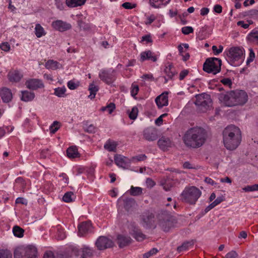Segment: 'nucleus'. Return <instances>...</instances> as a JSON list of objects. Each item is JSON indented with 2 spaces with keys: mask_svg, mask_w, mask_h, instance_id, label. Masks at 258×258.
<instances>
[{
  "mask_svg": "<svg viewBox=\"0 0 258 258\" xmlns=\"http://www.w3.org/2000/svg\"><path fill=\"white\" fill-rule=\"evenodd\" d=\"M53 27L59 31L63 32L71 28V25L61 20H57L52 24Z\"/></svg>",
  "mask_w": 258,
  "mask_h": 258,
  "instance_id": "obj_21",
  "label": "nucleus"
},
{
  "mask_svg": "<svg viewBox=\"0 0 258 258\" xmlns=\"http://www.w3.org/2000/svg\"><path fill=\"white\" fill-rule=\"evenodd\" d=\"M61 127V123L58 121H54L50 126L49 129H59Z\"/></svg>",
  "mask_w": 258,
  "mask_h": 258,
  "instance_id": "obj_57",
  "label": "nucleus"
},
{
  "mask_svg": "<svg viewBox=\"0 0 258 258\" xmlns=\"http://www.w3.org/2000/svg\"><path fill=\"white\" fill-rule=\"evenodd\" d=\"M222 60L216 57H210L206 59L203 64V70L208 73L216 75L221 71Z\"/></svg>",
  "mask_w": 258,
  "mask_h": 258,
  "instance_id": "obj_6",
  "label": "nucleus"
},
{
  "mask_svg": "<svg viewBox=\"0 0 258 258\" xmlns=\"http://www.w3.org/2000/svg\"><path fill=\"white\" fill-rule=\"evenodd\" d=\"M223 49V47L222 45H220L219 46V48L218 49L217 46L215 45H213L212 46V50L213 51L214 54L215 55H218L219 53L222 52Z\"/></svg>",
  "mask_w": 258,
  "mask_h": 258,
  "instance_id": "obj_49",
  "label": "nucleus"
},
{
  "mask_svg": "<svg viewBox=\"0 0 258 258\" xmlns=\"http://www.w3.org/2000/svg\"><path fill=\"white\" fill-rule=\"evenodd\" d=\"M139 90V86L138 85L133 84L132 86V90L131 91L132 96L135 98L136 95L138 94Z\"/></svg>",
  "mask_w": 258,
  "mask_h": 258,
  "instance_id": "obj_50",
  "label": "nucleus"
},
{
  "mask_svg": "<svg viewBox=\"0 0 258 258\" xmlns=\"http://www.w3.org/2000/svg\"><path fill=\"white\" fill-rule=\"evenodd\" d=\"M181 32L184 35H188L189 33H193L194 29L190 26L183 27L181 29Z\"/></svg>",
  "mask_w": 258,
  "mask_h": 258,
  "instance_id": "obj_47",
  "label": "nucleus"
},
{
  "mask_svg": "<svg viewBox=\"0 0 258 258\" xmlns=\"http://www.w3.org/2000/svg\"><path fill=\"white\" fill-rule=\"evenodd\" d=\"M16 204H22L26 205L27 202L23 198L19 197L16 200Z\"/></svg>",
  "mask_w": 258,
  "mask_h": 258,
  "instance_id": "obj_61",
  "label": "nucleus"
},
{
  "mask_svg": "<svg viewBox=\"0 0 258 258\" xmlns=\"http://www.w3.org/2000/svg\"><path fill=\"white\" fill-rule=\"evenodd\" d=\"M244 50L240 47H232L230 48L227 53V56L231 62V65H234V62L240 59L243 55Z\"/></svg>",
  "mask_w": 258,
  "mask_h": 258,
  "instance_id": "obj_10",
  "label": "nucleus"
},
{
  "mask_svg": "<svg viewBox=\"0 0 258 258\" xmlns=\"http://www.w3.org/2000/svg\"><path fill=\"white\" fill-rule=\"evenodd\" d=\"M43 258H55V256L52 251H49L44 253Z\"/></svg>",
  "mask_w": 258,
  "mask_h": 258,
  "instance_id": "obj_63",
  "label": "nucleus"
},
{
  "mask_svg": "<svg viewBox=\"0 0 258 258\" xmlns=\"http://www.w3.org/2000/svg\"><path fill=\"white\" fill-rule=\"evenodd\" d=\"M88 90L90 91V94L89 96V97L92 99L93 98H94L95 97V95L96 92L99 90V87L98 86H95L93 83H91L90 84L89 86Z\"/></svg>",
  "mask_w": 258,
  "mask_h": 258,
  "instance_id": "obj_34",
  "label": "nucleus"
},
{
  "mask_svg": "<svg viewBox=\"0 0 258 258\" xmlns=\"http://www.w3.org/2000/svg\"><path fill=\"white\" fill-rule=\"evenodd\" d=\"M244 13V16L258 17V10L255 9L251 10L250 11L245 12Z\"/></svg>",
  "mask_w": 258,
  "mask_h": 258,
  "instance_id": "obj_51",
  "label": "nucleus"
},
{
  "mask_svg": "<svg viewBox=\"0 0 258 258\" xmlns=\"http://www.w3.org/2000/svg\"><path fill=\"white\" fill-rule=\"evenodd\" d=\"M247 39L251 42H256L258 44V31L252 30L248 34Z\"/></svg>",
  "mask_w": 258,
  "mask_h": 258,
  "instance_id": "obj_38",
  "label": "nucleus"
},
{
  "mask_svg": "<svg viewBox=\"0 0 258 258\" xmlns=\"http://www.w3.org/2000/svg\"><path fill=\"white\" fill-rule=\"evenodd\" d=\"M188 71L187 70H184L182 71L179 74V80H182L184 78L188 75Z\"/></svg>",
  "mask_w": 258,
  "mask_h": 258,
  "instance_id": "obj_59",
  "label": "nucleus"
},
{
  "mask_svg": "<svg viewBox=\"0 0 258 258\" xmlns=\"http://www.w3.org/2000/svg\"><path fill=\"white\" fill-rule=\"evenodd\" d=\"M214 11L218 14H220L222 12V7L221 5L217 4L214 7Z\"/></svg>",
  "mask_w": 258,
  "mask_h": 258,
  "instance_id": "obj_60",
  "label": "nucleus"
},
{
  "mask_svg": "<svg viewBox=\"0 0 258 258\" xmlns=\"http://www.w3.org/2000/svg\"><path fill=\"white\" fill-rule=\"evenodd\" d=\"M164 73L170 79L177 74V72L175 70L172 63H170L168 66H166L164 69Z\"/></svg>",
  "mask_w": 258,
  "mask_h": 258,
  "instance_id": "obj_28",
  "label": "nucleus"
},
{
  "mask_svg": "<svg viewBox=\"0 0 258 258\" xmlns=\"http://www.w3.org/2000/svg\"><path fill=\"white\" fill-rule=\"evenodd\" d=\"M124 208L129 214L132 213L136 209L137 204L133 198H126L123 200Z\"/></svg>",
  "mask_w": 258,
  "mask_h": 258,
  "instance_id": "obj_19",
  "label": "nucleus"
},
{
  "mask_svg": "<svg viewBox=\"0 0 258 258\" xmlns=\"http://www.w3.org/2000/svg\"><path fill=\"white\" fill-rule=\"evenodd\" d=\"M143 189L140 187L132 186L130 190V194L133 196H140L143 194Z\"/></svg>",
  "mask_w": 258,
  "mask_h": 258,
  "instance_id": "obj_35",
  "label": "nucleus"
},
{
  "mask_svg": "<svg viewBox=\"0 0 258 258\" xmlns=\"http://www.w3.org/2000/svg\"><path fill=\"white\" fill-rule=\"evenodd\" d=\"M196 99L194 103L200 111L205 112L212 107V101L209 95L204 94L197 95Z\"/></svg>",
  "mask_w": 258,
  "mask_h": 258,
  "instance_id": "obj_7",
  "label": "nucleus"
},
{
  "mask_svg": "<svg viewBox=\"0 0 258 258\" xmlns=\"http://www.w3.org/2000/svg\"><path fill=\"white\" fill-rule=\"evenodd\" d=\"M78 234L80 236H84L89 232H91L93 227L90 221H85L78 225Z\"/></svg>",
  "mask_w": 258,
  "mask_h": 258,
  "instance_id": "obj_14",
  "label": "nucleus"
},
{
  "mask_svg": "<svg viewBox=\"0 0 258 258\" xmlns=\"http://www.w3.org/2000/svg\"><path fill=\"white\" fill-rule=\"evenodd\" d=\"M116 241L120 248L128 246L133 241L130 236L122 234H118L117 236Z\"/></svg>",
  "mask_w": 258,
  "mask_h": 258,
  "instance_id": "obj_15",
  "label": "nucleus"
},
{
  "mask_svg": "<svg viewBox=\"0 0 258 258\" xmlns=\"http://www.w3.org/2000/svg\"><path fill=\"white\" fill-rule=\"evenodd\" d=\"M55 4L59 10H62L64 9L63 3L60 0H55Z\"/></svg>",
  "mask_w": 258,
  "mask_h": 258,
  "instance_id": "obj_64",
  "label": "nucleus"
},
{
  "mask_svg": "<svg viewBox=\"0 0 258 258\" xmlns=\"http://www.w3.org/2000/svg\"><path fill=\"white\" fill-rule=\"evenodd\" d=\"M25 258H36L37 250L35 246L29 245L23 248Z\"/></svg>",
  "mask_w": 258,
  "mask_h": 258,
  "instance_id": "obj_20",
  "label": "nucleus"
},
{
  "mask_svg": "<svg viewBox=\"0 0 258 258\" xmlns=\"http://www.w3.org/2000/svg\"><path fill=\"white\" fill-rule=\"evenodd\" d=\"M153 53L151 50H148L143 52L141 53L140 60L142 62L144 61L145 60H151L154 62L157 61V57L156 56L152 55Z\"/></svg>",
  "mask_w": 258,
  "mask_h": 258,
  "instance_id": "obj_26",
  "label": "nucleus"
},
{
  "mask_svg": "<svg viewBox=\"0 0 258 258\" xmlns=\"http://www.w3.org/2000/svg\"><path fill=\"white\" fill-rule=\"evenodd\" d=\"M195 243L194 240H191L190 241H186L184 242L181 245L178 246L177 250L178 252H181L183 250H186L189 246L194 245Z\"/></svg>",
  "mask_w": 258,
  "mask_h": 258,
  "instance_id": "obj_33",
  "label": "nucleus"
},
{
  "mask_svg": "<svg viewBox=\"0 0 258 258\" xmlns=\"http://www.w3.org/2000/svg\"><path fill=\"white\" fill-rule=\"evenodd\" d=\"M0 258H12V253L8 249H0Z\"/></svg>",
  "mask_w": 258,
  "mask_h": 258,
  "instance_id": "obj_40",
  "label": "nucleus"
},
{
  "mask_svg": "<svg viewBox=\"0 0 258 258\" xmlns=\"http://www.w3.org/2000/svg\"><path fill=\"white\" fill-rule=\"evenodd\" d=\"M168 92H164L157 96L155 99L156 103L159 108H162L163 106L168 105Z\"/></svg>",
  "mask_w": 258,
  "mask_h": 258,
  "instance_id": "obj_18",
  "label": "nucleus"
},
{
  "mask_svg": "<svg viewBox=\"0 0 258 258\" xmlns=\"http://www.w3.org/2000/svg\"><path fill=\"white\" fill-rule=\"evenodd\" d=\"M221 82L224 85L228 86L230 88H232V83L231 80L229 78H224L221 80Z\"/></svg>",
  "mask_w": 258,
  "mask_h": 258,
  "instance_id": "obj_52",
  "label": "nucleus"
},
{
  "mask_svg": "<svg viewBox=\"0 0 258 258\" xmlns=\"http://www.w3.org/2000/svg\"><path fill=\"white\" fill-rule=\"evenodd\" d=\"M157 218L159 226L165 232L168 231L174 223L176 222L174 217L167 211H161Z\"/></svg>",
  "mask_w": 258,
  "mask_h": 258,
  "instance_id": "obj_5",
  "label": "nucleus"
},
{
  "mask_svg": "<svg viewBox=\"0 0 258 258\" xmlns=\"http://www.w3.org/2000/svg\"><path fill=\"white\" fill-rule=\"evenodd\" d=\"M157 144L159 148L164 151L171 147V142L169 138L162 137L161 138L159 139L158 141Z\"/></svg>",
  "mask_w": 258,
  "mask_h": 258,
  "instance_id": "obj_23",
  "label": "nucleus"
},
{
  "mask_svg": "<svg viewBox=\"0 0 258 258\" xmlns=\"http://www.w3.org/2000/svg\"><path fill=\"white\" fill-rule=\"evenodd\" d=\"M79 86V83H75L73 81H70L68 82V87L71 90H75Z\"/></svg>",
  "mask_w": 258,
  "mask_h": 258,
  "instance_id": "obj_53",
  "label": "nucleus"
},
{
  "mask_svg": "<svg viewBox=\"0 0 258 258\" xmlns=\"http://www.w3.org/2000/svg\"><path fill=\"white\" fill-rule=\"evenodd\" d=\"M0 48L5 51H8L10 49V45L8 42H5L0 45Z\"/></svg>",
  "mask_w": 258,
  "mask_h": 258,
  "instance_id": "obj_54",
  "label": "nucleus"
},
{
  "mask_svg": "<svg viewBox=\"0 0 258 258\" xmlns=\"http://www.w3.org/2000/svg\"><path fill=\"white\" fill-rule=\"evenodd\" d=\"M138 113V108L136 106L133 107L132 111L128 113L130 118L133 120L135 119L137 117Z\"/></svg>",
  "mask_w": 258,
  "mask_h": 258,
  "instance_id": "obj_43",
  "label": "nucleus"
},
{
  "mask_svg": "<svg viewBox=\"0 0 258 258\" xmlns=\"http://www.w3.org/2000/svg\"><path fill=\"white\" fill-rule=\"evenodd\" d=\"M59 63L53 60H49L45 63V67L48 69H52L53 70H56L59 68Z\"/></svg>",
  "mask_w": 258,
  "mask_h": 258,
  "instance_id": "obj_32",
  "label": "nucleus"
},
{
  "mask_svg": "<svg viewBox=\"0 0 258 258\" xmlns=\"http://www.w3.org/2000/svg\"><path fill=\"white\" fill-rule=\"evenodd\" d=\"M146 183L148 187L152 188L155 185V181L150 178H147L146 179Z\"/></svg>",
  "mask_w": 258,
  "mask_h": 258,
  "instance_id": "obj_58",
  "label": "nucleus"
},
{
  "mask_svg": "<svg viewBox=\"0 0 258 258\" xmlns=\"http://www.w3.org/2000/svg\"><path fill=\"white\" fill-rule=\"evenodd\" d=\"M208 137L206 130H187L182 140L186 147L198 148L204 144Z\"/></svg>",
  "mask_w": 258,
  "mask_h": 258,
  "instance_id": "obj_2",
  "label": "nucleus"
},
{
  "mask_svg": "<svg viewBox=\"0 0 258 258\" xmlns=\"http://www.w3.org/2000/svg\"><path fill=\"white\" fill-rule=\"evenodd\" d=\"M115 108V105L114 103H110L107 106L102 107L101 110L102 111H107L109 114H111Z\"/></svg>",
  "mask_w": 258,
  "mask_h": 258,
  "instance_id": "obj_39",
  "label": "nucleus"
},
{
  "mask_svg": "<svg viewBox=\"0 0 258 258\" xmlns=\"http://www.w3.org/2000/svg\"><path fill=\"white\" fill-rule=\"evenodd\" d=\"M122 7L126 9H132L136 7V4L132 5L131 3L125 2L122 4Z\"/></svg>",
  "mask_w": 258,
  "mask_h": 258,
  "instance_id": "obj_56",
  "label": "nucleus"
},
{
  "mask_svg": "<svg viewBox=\"0 0 258 258\" xmlns=\"http://www.w3.org/2000/svg\"><path fill=\"white\" fill-rule=\"evenodd\" d=\"M144 138L149 141H153L158 139L160 136V133L158 130H144Z\"/></svg>",
  "mask_w": 258,
  "mask_h": 258,
  "instance_id": "obj_22",
  "label": "nucleus"
},
{
  "mask_svg": "<svg viewBox=\"0 0 258 258\" xmlns=\"http://www.w3.org/2000/svg\"><path fill=\"white\" fill-rule=\"evenodd\" d=\"M86 0H66V5L70 8H75L83 5Z\"/></svg>",
  "mask_w": 258,
  "mask_h": 258,
  "instance_id": "obj_29",
  "label": "nucleus"
},
{
  "mask_svg": "<svg viewBox=\"0 0 258 258\" xmlns=\"http://www.w3.org/2000/svg\"><path fill=\"white\" fill-rule=\"evenodd\" d=\"M72 254L76 256H80L81 258H91L93 255V252L90 247L84 246L81 249L76 247L73 248Z\"/></svg>",
  "mask_w": 258,
  "mask_h": 258,
  "instance_id": "obj_12",
  "label": "nucleus"
},
{
  "mask_svg": "<svg viewBox=\"0 0 258 258\" xmlns=\"http://www.w3.org/2000/svg\"><path fill=\"white\" fill-rule=\"evenodd\" d=\"M14 235L18 237H22L24 235V230L18 226H15L13 229Z\"/></svg>",
  "mask_w": 258,
  "mask_h": 258,
  "instance_id": "obj_37",
  "label": "nucleus"
},
{
  "mask_svg": "<svg viewBox=\"0 0 258 258\" xmlns=\"http://www.w3.org/2000/svg\"><path fill=\"white\" fill-rule=\"evenodd\" d=\"M223 258H239L238 253L235 250L228 252Z\"/></svg>",
  "mask_w": 258,
  "mask_h": 258,
  "instance_id": "obj_48",
  "label": "nucleus"
},
{
  "mask_svg": "<svg viewBox=\"0 0 258 258\" xmlns=\"http://www.w3.org/2000/svg\"><path fill=\"white\" fill-rule=\"evenodd\" d=\"M145 41L147 43H150L152 42L151 37L150 35H146L142 37V41Z\"/></svg>",
  "mask_w": 258,
  "mask_h": 258,
  "instance_id": "obj_62",
  "label": "nucleus"
},
{
  "mask_svg": "<svg viewBox=\"0 0 258 258\" xmlns=\"http://www.w3.org/2000/svg\"><path fill=\"white\" fill-rule=\"evenodd\" d=\"M21 100L22 101L27 102L32 100L35 97V94L33 92H30L28 91H22Z\"/></svg>",
  "mask_w": 258,
  "mask_h": 258,
  "instance_id": "obj_30",
  "label": "nucleus"
},
{
  "mask_svg": "<svg viewBox=\"0 0 258 258\" xmlns=\"http://www.w3.org/2000/svg\"><path fill=\"white\" fill-rule=\"evenodd\" d=\"M25 85L27 88L33 90L44 87V85L41 80L37 79H32L27 80L25 83Z\"/></svg>",
  "mask_w": 258,
  "mask_h": 258,
  "instance_id": "obj_16",
  "label": "nucleus"
},
{
  "mask_svg": "<svg viewBox=\"0 0 258 258\" xmlns=\"http://www.w3.org/2000/svg\"><path fill=\"white\" fill-rule=\"evenodd\" d=\"M223 142L224 147L228 150H235L241 142V133L240 130H223L222 133Z\"/></svg>",
  "mask_w": 258,
  "mask_h": 258,
  "instance_id": "obj_3",
  "label": "nucleus"
},
{
  "mask_svg": "<svg viewBox=\"0 0 258 258\" xmlns=\"http://www.w3.org/2000/svg\"><path fill=\"white\" fill-rule=\"evenodd\" d=\"M0 95L4 102L8 103L12 99V93L10 89L7 88H3L0 91Z\"/></svg>",
  "mask_w": 258,
  "mask_h": 258,
  "instance_id": "obj_24",
  "label": "nucleus"
},
{
  "mask_svg": "<svg viewBox=\"0 0 258 258\" xmlns=\"http://www.w3.org/2000/svg\"><path fill=\"white\" fill-rule=\"evenodd\" d=\"M99 78L107 84H111L114 80V76L108 71L102 70L99 74Z\"/></svg>",
  "mask_w": 258,
  "mask_h": 258,
  "instance_id": "obj_17",
  "label": "nucleus"
},
{
  "mask_svg": "<svg viewBox=\"0 0 258 258\" xmlns=\"http://www.w3.org/2000/svg\"><path fill=\"white\" fill-rule=\"evenodd\" d=\"M147 158V156L145 154H141L138 156H134L132 158L131 161L134 159H136L138 161H144Z\"/></svg>",
  "mask_w": 258,
  "mask_h": 258,
  "instance_id": "obj_55",
  "label": "nucleus"
},
{
  "mask_svg": "<svg viewBox=\"0 0 258 258\" xmlns=\"http://www.w3.org/2000/svg\"><path fill=\"white\" fill-rule=\"evenodd\" d=\"M117 144L115 142H112L110 140H108L105 144L104 145L105 149L109 152H116V146Z\"/></svg>",
  "mask_w": 258,
  "mask_h": 258,
  "instance_id": "obj_31",
  "label": "nucleus"
},
{
  "mask_svg": "<svg viewBox=\"0 0 258 258\" xmlns=\"http://www.w3.org/2000/svg\"><path fill=\"white\" fill-rule=\"evenodd\" d=\"M22 77L23 75L17 70L11 71L8 74V79L11 82H18Z\"/></svg>",
  "mask_w": 258,
  "mask_h": 258,
  "instance_id": "obj_25",
  "label": "nucleus"
},
{
  "mask_svg": "<svg viewBox=\"0 0 258 258\" xmlns=\"http://www.w3.org/2000/svg\"><path fill=\"white\" fill-rule=\"evenodd\" d=\"M158 250L156 248H153L149 251L145 253L143 255V258H149L150 256L158 252Z\"/></svg>",
  "mask_w": 258,
  "mask_h": 258,
  "instance_id": "obj_46",
  "label": "nucleus"
},
{
  "mask_svg": "<svg viewBox=\"0 0 258 258\" xmlns=\"http://www.w3.org/2000/svg\"><path fill=\"white\" fill-rule=\"evenodd\" d=\"M128 229L129 234L137 241H141L146 238V235L135 222H131L128 226Z\"/></svg>",
  "mask_w": 258,
  "mask_h": 258,
  "instance_id": "obj_9",
  "label": "nucleus"
},
{
  "mask_svg": "<svg viewBox=\"0 0 258 258\" xmlns=\"http://www.w3.org/2000/svg\"><path fill=\"white\" fill-rule=\"evenodd\" d=\"M114 244L113 241L106 236H99L95 242V245L97 249L100 250L113 247Z\"/></svg>",
  "mask_w": 258,
  "mask_h": 258,
  "instance_id": "obj_11",
  "label": "nucleus"
},
{
  "mask_svg": "<svg viewBox=\"0 0 258 258\" xmlns=\"http://www.w3.org/2000/svg\"><path fill=\"white\" fill-rule=\"evenodd\" d=\"M67 156L70 158H75L79 157V153L76 146H73L67 150Z\"/></svg>",
  "mask_w": 258,
  "mask_h": 258,
  "instance_id": "obj_27",
  "label": "nucleus"
},
{
  "mask_svg": "<svg viewBox=\"0 0 258 258\" xmlns=\"http://www.w3.org/2000/svg\"><path fill=\"white\" fill-rule=\"evenodd\" d=\"M35 34L38 38H40L41 36L45 34L43 28L39 24H37L35 28Z\"/></svg>",
  "mask_w": 258,
  "mask_h": 258,
  "instance_id": "obj_36",
  "label": "nucleus"
},
{
  "mask_svg": "<svg viewBox=\"0 0 258 258\" xmlns=\"http://www.w3.org/2000/svg\"><path fill=\"white\" fill-rule=\"evenodd\" d=\"M202 194L201 191L197 187L192 186L186 187L180 195L182 201L190 204H195Z\"/></svg>",
  "mask_w": 258,
  "mask_h": 258,
  "instance_id": "obj_4",
  "label": "nucleus"
},
{
  "mask_svg": "<svg viewBox=\"0 0 258 258\" xmlns=\"http://www.w3.org/2000/svg\"><path fill=\"white\" fill-rule=\"evenodd\" d=\"M23 253H24L23 248L19 247L16 248L14 252V258H23L24 256Z\"/></svg>",
  "mask_w": 258,
  "mask_h": 258,
  "instance_id": "obj_44",
  "label": "nucleus"
},
{
  "mask_svg": "<svg viewBox=\"0 0 258 258\" xmlns=\"http://www.w3.org/2000/svg\"><path fill=\"white\" fill-rule=\"evenodd\" d=\"M66 91V89L64 87L62 88L58 87L54 89V94L59 97H61L63 96Z\"/></svg>",
  "mask_w": 258,
  "mask_h": 258,
  "instance_id": "obj_41",
  "label": "nucleus"
},
{
  "mask_svg": "<svg viewBox=\"0 0 258 258\" xmlns=\"http://www.w3.org/2000/svg\"><path fill=\"white\" fill-rule=\"evenodd\" d=\"M74 194L72 191H68L66 192L62 198V200L64 202L69 203L73 201L72 196Z\"/></svg>",
  "mask_w": 258,
  "mask_h": 258,
  "instance_id": "obj_45",
  "label": "nucleus"
},
{
  "mask_svg": "<svg viewBox=\"0 0 258 258\" xmlns=\"http://www.w3.org/2000/svg\"><path fill=\"white\" fill-rule=\"evenodd\" d=\"M114 160L117 166L123 169H128L131 166V160L121 155L115 154Z\"/></svg>",
  "mask_w": 258,
  "mask_h": 258,
  "instance_id": "obj_13",
  "label": "nucleus"
},
{
  "mask_svg": "<svg viewBox=\"0 0 258 258\" xmlns=\"http://www.w3.org/2000/svg\"><path fill=\"white\" fill-rule=\"evenodd\" d=\"M141 224L142 226L147 228H155L156 225L155 220V216L153 213L150 211L144 212L141 216Z\"/></svg>",
  "mask_w": 258,
  "mask_h": 258,
  "instance_id": "obj_8",
  "label": "nucleus"
},
{
  "mask_svg": "<svg viewBox=\"0 0 258 258\" xmlns=\"http://www.w3.org/2000/svg\"><path fill=\"white\" fill-rule=\"evenodd\" d=\"M245 192L253 191L258 190V184H253L252 185H247L242 188Z\"/></svg>",
  "mask_w": 258,
  "mask_h": 258,
  "instance_id": "obj_42",
  "label": "nucleus"
},
{
  "mask_svg": "<svg viewBox=\"0 0 258 258\" xmlns=\"http://www.w3.org/2000/svg\"><path fill=\"white\" fill-rule=\"evenodd\" d=\"M219 101L223 102L225 106L233 107L243 105L246 103L248 99L247 93L243 90H236L228 91L226 93H220L218 95Z\"/></svg>",
  "mask_w": 258,
  "mask_h": 258,
  "instance_id": "obj_1",
  "label": "nucleus"
}]
</instances>
